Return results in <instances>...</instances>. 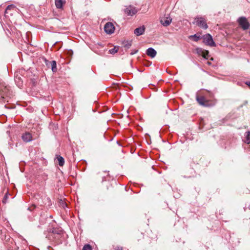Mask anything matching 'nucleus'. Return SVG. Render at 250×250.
Segmentation results:
<instances>
[{"label": "nucleus", "mask_w": 250, "mask_h": 250, "mask_svg": "<svg viewBox=\"0 0 250 250\" xmlns=\"http://www.w3.org/2000/svg\"><path fill=\"white\" fill-rule=\"evenodd\" d=\"M213 98V93L207 90L201 91L197 93L196 96V99L198 103L200 105L205 106L213 105L215 103L212 100Z\"/></svg>", "instance_id": "f257e3e1"}, {"label": "nucleus", "mask_w": 250, "mask_h": 250, "mask_svg": "<svg viewBox=\"0 0 250 250\" xmlns=\"http://www.w3.org/2000/svg\"><path fill=\"white\" fill-rule=\"evenodd\" d=\"M12 96L9 87H8L5 83L0 82V103L5 102V101L8 102V98H10Z\"/></svg>", "instance_id": "f03ea898"}, {"label": "nucleus", "mask_w": 250, "mask_h": 250, "mask_svg": "<svg viewBox=\"0 0 250 250\" xmlns=\"http://www.w3.org/2000/svg\"><path fill=\"white\" fill-rule=\"evenodd\" d=\"M193 23L204 29H206L208 28L207 21L202 17L198 16L195 18Z\"/></svg>", "instance_id": "7ed1b4c3"}, {"label": "nucleus", "mask_w": 250, "mask_h": 250, "mask_svg": "<svg viewBox=\"0 0 250 250\" xmlns=\"http://www.w3.org/2000/svg\"><path fill=\"white\" fill-rule=\"evenodd\" d=\"M238 22L239 25L243 28V30H247L250 27V23L248 22L246 18L241 17L238 19Z\"/></svg>", "instance_id": "20e7f679"}, {"label": "nucleus", "mask_w": 250, "mask_h": 250, "mask_svg": "<svg viewBox=\"0 0 250 250\" xmlns=\"http://www.w3.org/2000/svg\"><path fill=\"white\" fill-rule=\"evenodd\" d=\"M204 42L210 46H215L212 36L209 34H207L203 36Z\"/></svg>", "instance_id": "39448f33"}, {"label": "nucleus", "mask_w": 250, "mask_h": 250, "mask_svg": "<svg viewBox=\"0 0 250 250\" xmlns=\"http://www.w3.org/2000/svg\"><path fill=\"white\" fill-rule=\"evenodd\" d=\"M104 31L108 34H112L115 30L114 24L110 22H107L104 26Z\"/></svg>", "instance_id": "423d86ee"}, {"label": "nucleus", "mask_w": 250, "mask_h": 250, "mask_svg": "<svg viewBox=\"0 0 250 250\" xmlns=\"http://www.w3.org/2000/svg\"><path fill=\"white\" fill-rule=\"evenodd\" d=\"M160 21L163 26L167 27L171 23L172 19L167 15L166 16L161 18Z\"/></svg>", "instance_id": "0eeeda50"}, {"label": "nucleus", "mask_w": 250, "mask_h": 250, "mask_svg": "<svg viewBox=\"0 0 250 250\" xmlns=\"http://www.w3.org/2000/svg\"><path fill=\"white\" fill-rule=\"evenodd\" d=\"M137 9L131 5L127 6L125 9V12L128 16H132L137 12Z\"/></svg>", "instance_id": "6e6552de"}, {"label": "nucleus", "mask_w": 250, "mask_h": 250, "mask_svg": "<svg viewBox=\"0 0 250 250\" xmlns=\"http://www.w3.org/2000/svg\"><path fill=\"white\" fill-rule=\"evenodd\" d=\"M60 237L61 235L60 234L56 233L54 232V231L49 233L47 236L48 239L52 241H56L60 239Z\"/></svg>", "instance_id": "1a4fd4ad"}, {"label": "nucleus", "mask_w": 250, "mask_h": 250, "mask_svg": "<svg viewBox=\"0 0 250 250\" xmlns=\"http://www.w3.org/2000/svg\"><path fill=\"white\" fill-rule=\"evenodd\" d=\"M22 139L25 142H29L32 140V135L29 132H25L22 135Z\"/></svg>", "instance_id": "9d476101"}, {"label": "nucleus", "mask_w": 250, "mask_h": 250, "mask_svg": "<svg viewBox=\"0 0 250 250\" xmlns=\"http://www.w3.org/2000/svg\"><path fill=\"white\" fill-rule=\"evenodd\" d=\"M197 53L199 55L202 56L205 58H207L208 56V52L207 50H203L201 48L196 49Z\"/></svg>", "instance_id": "9b49d317"}, {"label": "nucleus", "mask_w": 250, "mask_h": 250, "mask_svg": "<svg viewBox=\"0 0 250 250\" xmlns=\"http://www.w3.org/2000/svg\"><path fill=\"white\" fill-rule=\"evenodd\" d=\"M145 30V28L144 26L136 28L134 30V33L137 36L143 35Z\"/></svg>", "instance_id": "f8f14e48"}, {"label": "nucleus", "mask_w": 250, "mask_h": 250, "mask_svg": "<svg viewBox=\"0 0 250 250\" xmlns=\"http://www.w3.org/2000/svg\"><path fill=\"white\" fill-rule=\"evenodd\" d=\"M15 81L19 87L21 88L22 86V81L18 74H16L15 76Z\"/></svg>", "instance_id": "ddd939ff"}, {"label": "nucleus", "mask_w": 250, "mask_h": 250, "mask_svg": "<svg viewBox=\"0 0 250 250\" xmlns=\"http://www.w3.org/2000/svg\"><path fill=\"white\" fill-rule=\"evenodd\" d=\"M146 54L148 56L151 58H154L156 56L157 52L155 49L150 47L146 50Z\"/></svg>", "instance_id": "4468645a"}, {"label": "nucleus", "mask_w": 250, "mask_h": 250, "mask_svg": "<svg viewBox=\"0 0 250 250\" xmlns=\"http://www.w3.org/2000/svg\"><path fill=\"white\" fill-rule=\"evenodd\" d=\"M65 3V0H56L55 5L57 8H62Z\"/></svg>", "instance_id": "2eb2a0df"}, {"label": "nucleus", "mask_w": 250, "mask_h": 250, "mask_svg": "<svg viewBox=\"0 0 250 250\" xmlns=\"http://www.w3.org/2000/svg\"><path fill=\"white\" fill-rule=\"evenodd\" d=\"M57 159L59 166L61 167L63 166L64 164V160L63 158L61 156H57Z\"/></svg>", "instance_id": "dca6fc26"}, {"label": "nucleus", "mask_w": 250, "mask_h": 250, "mask_svg": "<svg viewBox=\"0 0 250 250\" xmlns=\"http://www.w3.org/2000/svg\"><path fill=\"white\" fill-rule=\"evenodd\" d=\"M16 10V7L14 5H8L5 11V14H8L11 10Z\"/></svg>", "instance_id": "f3484780"}, {"label": "nucleus", "mask_w": 250, "mask_h": 250, "mask_svg": "<svg viewBox=\"0 0 250 250\" xmlns=\"http://www.w3.org/2000/svg\"><path fill=\"white\" fill-rule=\"evenodd\" d=\"M189 39L195 42H197L201 39V37L200 36H198L197 34H195L194 35L190 36L189 37Z\"/></svg>", "instance_id": "a211bd4d"}, {"label": "nucleus", "mask_w": 250, "mask_h": 250, "mask_svg": "<svg viewBox=\"0 0 250 250\" xmlns=\"http://www.w3.org/2000/svg\"><path fill=\"white\" fill-rule=\"evenodd\" d=\"M50 63L52 71L56 72L57 71L56 62L55 61H52Z\"/></svg>", "instance_id": "6ab92c4d"}, {"label": "nucleus", "mask_w": 250, "mask_h": 250, "mask_svg": "<svg viewBox=\"0 0 250 250\" xmlns=\"http://www.w3.org/2000/svg\"><path fill=\"white\" fill-rule=\"evenodd\" d=\"M43 200H44L43 203L47 206H50L51 205V200L48 197H44Z\"/></svg>", "instance_id": "aec40b11"}, {"label": "nucleus", "mask_w": 250, "mask_h": 250, "mask_svg": "<svg viewBox=\"0 0 250 250\" xmlns=\"http://www.w3.org/2000/svg\"><path fill=\"white\" fill-rule=\"evenodd\" d=\"M124 45L125 47L127 49H128L131 45V41H125L124 43Z\"/></svg>", "instance_id": "412c9836"}, {"label": "nucleus", "mask_w": 250, "mask_h": 250, "mask_svg": "<svg viewBox=\"0 0 250 250\" xmlns=\"http://www.w3.org/2000/svg\"><path fill=\"white\" fill-rule=\"evenodd\" d=\"M245 142L247 144L250 143V132H248L246 136Z\"/></svg>", "instance_id": "4be33fe9"}, {"label": "nucleus", "mask_w": 250, "mask_h": 250, "mask_svg": "<svg viewBox=\"0 0 250 250\" xmlns=\"http://www.w3.org/2000/svg\"><path fill=\"white\" fill-rule=\"evenodd\" d=\"M118 47H114L113 48L109 50V52L111 54H114L118 51Z\"/></svg>", "instance_id": "5701e85b"}, {"label": "nucleus", "mask_w": 250, "mask_h": 250, "mask_svg": "<svg viewBox=\"0 0 250 250\" xmlns=\"http://www.w3.org/2000/svg\"><path fill=\"white\" fill-rule=\"evenodd\" d=\"M83 250H92L91 247L89 244L85 245L83 248Z\"/></svg>", "instance_id": "b1692460"}, {"label": "nucleus", "mask_w": 250, "mask_h": 250, "mask_svg": "<svg viewBox=\"0 0 250 250\" xmlns=\"http://www.w3.org/2000/svg\"><path fill=\"white\" fill-rule=\"evenodd\" d=\"M7 198H8V194L7 193L5 194V195H4V196L2 200V202L3 204H5L6 203Z\"/></svg>", "instance_id": "393cba45"}, {"label": "nucleus", "mask_w": 250, "mask_h": 250, "mask_svg": "<svg viewBox=\"0 0 250 250\" xmlns=\"http://www.w3.org/2000/svg\"><path fill=\"white\" fill-rule=\"evenodd\" d=\"M114 250H123V248L122 247L118 246V247H116L114 249Z\"/></svg>", "instance_id": "a878e982"}, {"label": "nucleus", "mask_w": 250, "mask_h": 250, "mask_svg": "<svg viewBox=\"0 0 250 250\" xmlns=\"http://www.w3.org/2000/svg\"><path fill=\"white\" fill-rule=\"evenodd\" d=\"M246 84L250 88V82H246Z\"/></svg>", "instance_id": "bb28decb"}, {"label": "nucleus", "mask_w": 250, "mask_h": 250, "mask_svg": "<svg viewBox=\"0 0 250 250\" xmlns=\"http://www.w3.org/2000/svg\"><path fill=\"white\" fill-rule=\"evenodd\" d=\"M137 51H138L137 50H135L134 51H133V52H131L130 54L131 55H133V54L136 53L137 52Z\"/></svg>", "instance_id": "cd10ccee"}]
</instances>
